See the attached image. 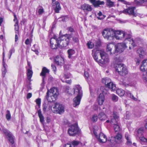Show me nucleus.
Masks as SVG:
<instances>
[{"instance_id":"nucleus-1","label":"nucleus","mask_w":147,"mask_h":147,"mask_svg":"<svg viewBox=\"0 0 147 147\" xmlns=\"http://www.w3.org/2000/svg\"><path fill=\"white\" fill-rule=\"evenodd\" d=\"M92 55L94 60L100 66H105L108 64L109 59L105 52L99 51L95 49L92 51Z\"/></svg>"},{"instance_id":"nucleus-2","label":"nucleus","mask_w":147,"mask_h":147,"mask_svg":"<svg viewBox=\"0 0 147 147\" xmlns=\"http://www.w3.org/2000/svg\"><path fill=\"white\" fill-rule=\"evenodd\" d=\"M115 62L116 63L115 65V71L118 74L122 76H124L128 73V70L126 66L123 64L119 63L122 61L119 57H117L114 59Z\"/></svg>"},{"instance_id":"nucleus-3","label":"nucleus","mask_w":147,"mask_h":147,"mask_svg":"<svg viewBox=\"0 0 147 147\" xmlns=\"http://www.w3.org/2000/svg\"><path fill=\"white\" fill-rule=\"evenodd\" d=\"M59 91L57 88H52L48 90L47 93L46 98L49 102L54 101L58 96Z\"/></svg>"},{"instance_id":"nucleus-4","label":"nucleus","mask_w":147,"mask_h":147,"mask_svg":"<svg viewBox=\"0 0 147 147\" xmlns=\"http://www.w3.org/2000/svg\"><path fill=\"white\" fill-rule=\"evenodd\" d=\"M93 128L94 134L98 141L101 143L105 142L107 141V138L105 134L102 133H100L98 135V133L99 132V131H98V127L94 126Z\"/></svg>"},{"instance_id":"nucleus-5","label":"nucleus","mask_w":147,"mask_h":147,"mask_svg":"<svg viewBox=\"0 0 147 147\" xmlns=\"http://www.w3.org/2000/svg\"><path fill=\"white\" fill-rule=\"evenodd\" d=\"M102 34L105 39L111 40L114 39L115 30L111 28H106L103 30Z\"/></svg>"},{"instance_id":"nucleus-6","label":"nucleus","mask_w":147,"mask_h":147,"mask_svg":"<svg viewBox=\"0 0 147 147\" xmlns=\"http://www.w3.org/2000/svg\"><path fill=\"white\" fill-rule=\"evenodd\" d=\"M71 36H66L65 35L59 36L58 38L59 48H62L67 47L69 44Z\"/></svg>"},{"instance_id":"nucleus-7","label":"nucleus","mask_w":147,"mask_h":147,"mask_svg":"<svg viewBox=\"0 0 147 147\" xmlns=\"http://www.w3.org/2000/svg\"><path fill=\"white\" fill-rule=\"evenodd\" d=\"M67 131L70 136H74L80 133V130L76 123L69 127Z\"/></svg>"},{"instance_id":"nucleus-8","label":"nucleus","mask_w":147,"mask_h":147,"mask_svg":"<svg viewBox=\"0 0 147 147\" xmlns=\"http://www.w3.org/2000/svg\"><path fill=\"white\" fill-rule=\"evenodd\" d=\"M51 109L54 113L61 114L64 111V107L61 104L55 103L51 107Z\"/></svg>"},{"instance_id":"nucleus-9","label":"nucleus","mask_w":147,"mask_h":147,"mask_svg":"<svg viewBox=\"0 0 147 147\" xmlns=\"http://www.w3.org/2000/svg\"><path fill=\"white\" fill-rule=\"evenodd\" d=\"M115 36L114 38H115L117 40H122L125 38L128 40V34H126V32L123 31L117 30H115Z\"/></svg>"},{"instance_id":"nucleus-10","label":"nucleus","mask_w":147,"mask_h":147,"mask_svg":"<svg viewBox=\"0 0 147 147\" xmlns=\"http://www.w3.org/2000/svg\"><path fill=\"white\" fill-rule=\"evenodd\" d=\"M127 47L125 43H119L115 46V54L116 53H120L122 52Z\"/></svg>"},{"instance_id":"nucleus-11","label":"nucleus","mask_w":147,"mask_h":147,"mask_svg":"<svg viewBox=\"0 0 147 147\" xmlns=\"http://www.w3.org/2000/svg\"><path fill=\"white\" fill-rule=\"evenodd\" d=\"M102 83L105 84L106 87L110 88V85H111L112 87H111V88L113 90H116V87L115 85L111 82V80L110 79L107 78L102 79Z\"/></svg>"},{"instance_id":"nucleus-12","label":"nucleus","mask_w":147,"mask_h":147,"mask_svg":"<svg viewBox=\"0 0 147 147\" xmlns=\"http://www.w3.org/2000/svg\"><path fill=\"white\" fill-rule=\"evenodd\" d=\"M58 40V38H51L50 47L52 49H55L59 47V43Z\"/></svg>"},{"instance_id":"nucleus-13","label":"nucleus","mask_w":147,"mask_h":147,"mask_svg":"<svg viewBox=\"0 0 147 147\" xmlns=\"http://www.w3.org/2000/svg\"><path fill=\"white\" fill-rule=\"evenodd\" d=\"M74 94L77 96H82V87L79 85H76L73 87Z\"/></svg>"},{"instance_id":"nucleus-14","label":"nucleus","mask_w":147,"mask_h":147,"mask_svg":"<svg viewBox=\"0 0 147 147\" xmlns=\"http://www.w3.org/2000/svg\"><path fill=\"white\" fill-rule=\"evenodd\" d=\"M52 5L56 13H59V11L61 10V7L59 3L57 1L52 2Z\"/></svg>"},{"instance_id":"nucleus-15","label":"nucleus","mask_w":147,"mask_h":147,"mask_svg":"<svg viewBox=\"0 0 147 147\" xmlns=\"http://www.w3.org/2000/svg\"><path fill=\"white\" fill-rule=\"evenodd\" d=\"M114 47V45L112 43H108L107 46L106 51L111 55L115 54V49L113 50Z\"/></svg>"},{"instance_id":"nucleus-16","label":"nucleus","mask_w":147,"mask_h":147,"mask_svg":"<svg viewBox=\"0 0 147 147\" xmlns=\"http://www.w3.org/2000/svg\"><path fill=\"white\" fill-rule=\"evenodd\" d=\"M2 131L6 136H8L9 138V140L10 143L13 144L14 143L13 139L11 133L9 131L5 128L3 129Z\"/></svg>"},{"instance_id":"nucleus-17","label":"nucleus","mask_w":147,"mask_h":147,"mask_svg":"<svg viewBox=\"0 0 147 147\" xmlns=\"http://www.w3.org/2000/svg\"><path fill=\"white\" fill-rule=\"evenodd\" d=\"M113 118H112L111 120L110 123L114 125L117 124L119 120V116L117 113L115 112H114L113 114Z\"/></svg>"},{"instance_id":"nucleus-18","label":"nucleus","mask_w":147,"mask_h":147,"mask_svg":"<svg viewBox=\"0 0 147 147\" xmlns=\"http://www.w3.org/2000/svg\"><path fill=\"white\" fill-rule=\"evenodd\" d=\"M56 63L58 65H63L64 62L63 58L60 56H57L55 59Z\"/></svg>"},{"instance_id":"nucleus-19","label":"nucleus","mask_w":147,"mask_h":147,"mask_svg":"<svg viewBox=\"0 0 147 147\" xmlns=\"http://www.w3.org/2000/svg\"><path fill=\"white\" fill-rule=\"evenodd\" d=\"M137 52L141 58H143L146 55L145 51L142 47L139 48L137 50Z\"/></svg>"},{"instance_id":"nucleus-20","label":"nucleus","mask_w":147,"mask_h":147,"mask_svg":"<svg viewBox=\"0 0 147 147\" xmlns=\"http://www.w3.org/2000/svg\"><path fill=\"white\" fill-rule=\"evenodd\" d=\"M5 51L3 49V67L2 68V74L3 76V77L5 76V75L7 72V70L6 69V67L7 66V65L6 64H5L4 61V59L5 57Z\"/></svg>"},{"instance_id":"nucleus-21","label":"nucleus","mask_w":147,"mask_h":147,"mask_svg":"<svg viewBox=\"0 0 147 147\" xmlns=\"http://www.w3.org/2000/svg\"><path fill=\"white\" fill-rule=\"evenodd\" d=\"M82 96H77L73 99V105L74 107H76L80 104Z\"/></svg>"},{"instance_id":"nucleus-22","label":"nucleus","mask_w":147,"mask_h":147,"mask_svg":"<svg viewBox=\"0 0 147 147\" xmlns=\"http://www.w3.org/2000/svg\"><path fill=\"white\" fill-rule=\"evenodd\" d=\"M140 69L143 72L145 71L146 70V74H147V59H144L143 61Z\"/></svg>"},{"instance_id":"nucleus-23","label":"nucleus","mask_w":147,"mask_h":147,"mask_svg":"<svg viewBox=\"0 0 147 147\" xmlns=\"http://www.w3.org/2000/svg\"><path fill=\"white\" fill-rule=\"evenodd\" d=\"M82 9L84 11H89L92 10V8L91 6L87 4H84L81 6Z\"/></svg>"},{"instance_id":"nucleus-24","label":"nucleus","mask_w":147,"mask_h":147,"mask_svg":"<svg viewBox=\"0 0 147 147\" xmlns=\"http://www.w3.org/2000/svg\"><path fill=\"white\" fill-rule=\"evenodd\" d=\"M14 19L13 21L15 22V24L14 25L15 30V33H18L19 32V26H18V22L17 20V18L16 15H14Z\"/></svg>"},{"instance_id":"nucleus-25","label":"nucleus","mask_w":147,"mask_h":147,"mask_svg":"<svg viewBox=\"0 0 147 147\" xmlns=\"http://www.w3.org/2000/svg\"><path fill=\"white\" fill-rule=\"evenodd\" d=\"M95 7L98 6L100 5L104 4V2L103 1H100V0H89Z\"/></svg>"},{"instance_id":"nucleus-26","label":"nucleus","mask_w":147,"mask_h":147,"mask_svg":"<svg viewBox=\"0 0 147 147\" xmlns=\"http://www.w3.org/2000/svg\"><path fill=\"white\" fill-rule=\"evenodd\" d=\"M105 100V97L103 94L100 93L98 98V103L100 105H103Z\"/></svg>"},{"instance_id":"nucleus-27","label":"nucleus","mask_w":147,"mask_h":147,"mask_svg":"<svg viewBox=\"0 0 147 147\" xmlns=\"http://www.w3.org/2000/svg\"><path fill=\"white\" fill-rule=\"evenodd\" d=\"M98 117L100 121H104L107 119L108 117L104 113L101 112L98 114Z\"/></svg>"},{"instance_id":"nucleus-28","label":"nucleus","mask_w":147,"mask_h":147,"mask_svg":"<svg viewBox=\"0 0 147 147\" xmlns=\"http://www.w3.org/2000/svg\"><path fill=\"white\" fill-rule=\"evenodd\" d=\"M49 70L45 67H44L42 69V71L40 74V75L43 76L42 78V81L43 82L44 80V77L45 76L46 74L49 73Z\"/></svg>"},{"instance_id":"nucleus-29","label":"nucleus","mask_w":147,"mask_h":147,"mask_svg":"<svg viewBox=\"0 0 147 147\" xmlns=\"http://www.w3.org/2000/svg\"><path fill=\"white\" fill-rule=\"evenodd\" d=\"M144 132V129L143 128H140L138 129L137 131V136L139 138L140 140V138L142 137L143 134Z\"/></svg>"},{"instance_id":"nucleus-30","label":"nucleus","mask_w":147,"mask_h":147,"mask_svg":"<svg viewBox=\"0 0 147 147\" xmlns=\"http://www.w3.org/2000/svg\"><path fill=\"white\" fill-rule=\"evenodd\" d=\"M33 74V72L32 70V67L30 68H28L27 70V76L28 78L29 81H31V78L32 77Z\"/></svg>"},{"instance_id":"nucleus-31","label":"nucleus","mask_w":147,"mask_h":147,"mask_svg":"<svg viewBox=\"0 0 147 147\" xmlns=\"http://www.w3.org/2000/svg\"><path fill=\"white\" fill-rule=\"evenodd\" d=\"M115 141L119 143L121 142V139H122V136L121 134L118 133L115 136Z\"/></svg>"},{"instance_id":"nucleus-32","label":"nucleus","mask_w":147,"mask_h":147,"mask_svg":"<svg viewBox=\"0 0 147 147\" xmlns=\"http://www.w3.org/2000/svg\"><path fill=\"white\" fill-rule=\"evenodd\" d=\"M135 9V7H129V15L132 16H136V13L134 10Z\"/></svg>"},{"instance_id":"nucleus-33","label":"nucleus","mask_w":147,"mask_h":147,"mask_svg":"<svg viewBox=\"0 0 147 147\" xmlns=\"http://www.w3.org/2000/svg\"><path fill=\"white\" fill-rule=\"evenodd\" d=\"M38 117L40 118V121L42 123H43L44 121V117L42 114L41 111L40 110H39L38 111Z\"/></svg>"},{"instance_id":"nucleus-34","label":"nucleus","mask_w":147,"mask_h":147,"mask_svg":"<svg viewBox=\"0 0 147 147\" xmlns=\"http://www.w3.org/2000/svg\"><path fill=\"white\" fill-rule=\"evenodd\" d=\"M147 2V0H135L136 4L137 5H140Z\"/></svg>"},{"instance_id":"nucleus-35","label":"nucleus","mask_w":147,"mask_h":147,"mask_svg":"<svg viewBox=\"0 0 147 147\" xmlns=\"http://www.w3.org/2000/svg\"><path fill=\"white\" fill-rule=\"evenodd\" d=\"M116 93L119 96H122L125 94V92L124 90L121 89H117L116 90Z\"/></svg>"},{"instance_id":"nucleus-36","label":"nucleus","mask_w":147,"mask_h":147,"mask_svg":"<svg viewBox=\"0 0 147 147\" xmlns=\"http://www.w3.org/2000/svg\"><path fill=\"white\" fill-rule=\"evenodd\" d=\"M107 5L109 7H111L114 6V3L111 0H106Z\"/></svg>"},{"instance_id":"nucleus-37","label":"nucleus","mask_w":147,"mask_h":147,"mask_svg":"<svg viewBox=\"0 0 147 147\" xmlns=\"http://www.w3.org/2000/svg\"><path fill=\"white\" fill-rule=\"evenodd\" d=\"M69 20V18L67 16H62L58 18L59 21H62L65 22Z\"/></svg>"},{"instance_id":"nucleus-38","label":"nucleus","mask_w":147,"mask_h":147,"mask_svg":"<svg viewBox=\"0 0 147 147\" xmlns=\"http://www.w3.org/2000/svg\"><path fill=\"white\" fill-rule=\"evenodd\" d=\"M67 53L68 55V57L70 58L71 56L75 53V51L73 49H70L67 51Z\"/></svg>"},{"instance_id":"nucleus-39","label":"nucleus","mask_w":147,"mask_h":147,"mask_svg":"<svg viewBox=\"0 0 147 147\" xmlns=\"http://www.w3.org/2000/svg\"><path fill=\"white\" fill-rule=\"evenodd\" d=\"M111 100L114 102H116L118 100V97L116 95L113 94L111 95Z\"/></svg>"},{"instance_id":"nucleus-40","label":"nucleus","mask_w":147,"mask_h":147,"mask_svg":"<svg viewBox=\"0 0 147 147\" xmlns=\"http://www.w3.org/2000/svg\"><path fill=\"white\" fill-rule=\"evenodd\" d=\"M86 45L88 48L89 49H92L94 46V43L90 41L88 42Z\"/></svg>"},{"instance_id":"nucleus-41","label":"nucleus","mask_w":147,"mask_h":147,"mask_svg":"<svg viewBox=\"0 0 147 147\" xmlns=\"http://www.w3.org/2000/svg\"><path fill=\"white\" fill-rule=\"evenodd\" d=\"M98 16L97 17L98 19L99 20H102L103 19L105 18V16L104 15H102V13L101 12L99 11L98 13Z\"/></svg>"},{"instance_id":"nucleus-42","label":"nucleus","mask_w":147,"mask_h":147,"mask_svg":"<svg viewBox=\"0 0 147 147\" xmlns=\"http://www.w3.org/2000/svg\"><path fill=\"white\" fill-rule=\"evenodd\" d=\"M131 44L133 47H134L136 46L133 38L130 37V35L129 34V44Z\"/></svg>"},{"instance_id":"nucleus-43","label":"nucleus","mask_w":147,"mask_h":147,"mask_svg":"<svg viewBox=\"0 0 147 147\" xmlns=\"http://www.w3.org/2000/svg\"><path fill=\"white\" fill-rule=\"evenodd\" d=\"M38 13L39 15L42 14L44 12V9L43 7L41 6H39L38 7Z\"/></svg>"},{"instance_id":"nucleus-44","label":"nucleus","mask_w":147,"mask_h":147,"mask_svg":"<svg viewBox=\"0 0 147 147\" xmlns=\"http://www.w3.org/2000/svg\"><path fill=\"white\" fill-rule=\"evenodd\" d=\"M98 118L96 115H94L92 116L91 120L93 122H96L97 121Z\"/></svg>"},{"instance_id":"nucleus-45","label":"nucleus","mask_w":147,"mask_h":147,"mask_svg":"<svg viewBox=\"0 0 147 147\" xmlns=\"http://www.w3.org/2000/svg\"><path fill=\"white\" fill-rule=\"evenodd\" d=\"M114 128L115 131H118L120 129L119 126L118 124V123L114 125Z\"/></svg>"},{"instance_id":"nucleus-46","label":"nucleus","mask_w":147,"mask_h":147,"mask_svg":"<svg viewBox=\"0 0 147 147\" xmlns=\"http://www.w3.org/2000/svg\"><path fill=\"white\" fill-rule=\"evenodd\" d=\"M15 50L14 47H12L11 49H10L9 52V58L10 59L11 58V57L12 55V54L13 53L15 52Z\"/></svg>"},{"instance_id":"nucleus-47","label":"nucleus","mask_w":147,"mask_h":147,"mask_svg":"<svg viewBox=\"0 0 147 147\" xmlns=\"http://www.w3.org/2000/svg\"><path fill=\"white\" fill-rule=\"evenodd\" d=\"M100 90L102 91V94H103L104 95V94H108L109 93L108 92V91L106 89L104 88V87L101 88H100Z\"/></svg>"},{"instance_id":"nucleus-48","label":"nucleus","mask_w":147,"mask_h":147,"mask_svg":"<svg viewBox=\"0 0 147 147\" xmlns=\"http://www.w3.org/2000/svg\"><path fill=\"white\" fill-rule=\"evenodd\" d=\"M7 113L6 115V117L7 120H9L10 119L11 116L9 111H7Z\"/></svg>"},{"instance_id":"nucleus-49","label":"nucleus","mask_w":147,"mask_h":147,"mask_svg":"<svg viewBox=\"0 0 147 147\" xmlns=\"http://www.w3.org/2000/svg\"><path fill=\"white\" fill-rule=\"evenodd\" d=\"M71 76V75L70 73H65L64 74V77L65 78L68 79Z\"/></svg>"},{"instance_id":"nucleus-50","label":"nucleus","mask_w":147,"mask_h":147,"mask_svg":"<svg viewBox=\"0 0 147 147\" xmlns=\"http://www.w3.org/2000/svg\"><path fill=\"white\" fill-rule=\"evenodd\" d=\"M79 143V142L78 141H74L71 142L72 144L74 146V147L78 145Z\"/></svg>"},{"instance_id":"nucleus-51","label":"nucleus","mask_w":147,"mask_h":147,"mask_svg":"<svg viewBox=\"0 0 147 147\" xmlns=\"http://www.w3.org/2000/svg\"><path fill=\"white\" fill-rule=\"evenodd\" d=\"M108 141L110 142L113 143L115 141V140L114 137H111L110 139L108 140Z\"/></svg>"},{"instance_id":"nucleus-52","label":"nucleus","mask_w":147,"mask_h":147,"mask_svg":"<svg viewBox=\"0 0 147 147\" xmlns=\"http://www.w3.org/2000/svg\"><path fill=\"white\" fill-rule=\"evenodd\" d=\"M125 137L126 139L127 140V144H128V143L129 142V134L127 132L125 133Z\"/></svg>"},{"instance_id":"nucleus-53","label":"nucleus","mask_w":147,"mask_h":147,"mask_svg":"<svg viewBox=\"0 0 147 147\" xmlns=\"http://www.w3.org/2000/svg\"><path fill=\"white\" fill-rule=\"evenodd\" d=\"M36 102L38 106H40L41 103V99L40 98L36 99Z\"/></svg>"},{"instance_id":"nucleus-54","label":"nucleus","mask_w":147,"mask_h":147,"mask_svg":"<svg viewBox=\"0 0 147 147\" xmlns=\"http://www.w3.org/2000/svg\"><path fill=\"white\" fill-rule=\"evenodd\" d=\"M130 97L133 100L135 101H137L138 99L137 98L135 97L131 94H130Z\"/></svg>"},{"instance_id":"nucleus-55","label":"nucleus","mask_w":147,"mask_h":147,"mask_svg":"<svg viewBox=\"0 0 147 147\" xmlns=\"http://www.w3.org/2000/svg\"><path fill=\"white\" fill-rule=\"evenodd\" d=\"M140 140L141 141H143L144 142H146L147 143V139L145 138L144 137H142V138H140Z\"/></svg>"},{"instance_id":"nucleus-56","label":"nucleus","mask_w":147,"mask_h":147,"mask_svg":"<svg viewBox=\"0 0 147 147\" xmlns=\"http://www.w3.org/2000/svg\"><path fill=\"white\" fill-rule=\"evenodd\" d=\"M73 40L75 42H78V38L76 37H74L73 38Z\"/></svg>"},{"instance_id":"nucleus-57","label":"nucleus","mask_w":147,"mask_h":147,"mask_svg":"<svg viewBox=\"0 0 147 147\" xmlns=\"http://www.w3.org/2000/svg\"><path fill=\"white\" fill-rule=\"evenodd\" d=\"M69 90H70L69 89V88L68 87H67L66 88L65 92L69 94H70L71 92H70Z\"/></svg>"},{"instance_id":"nucleus-58","label":"nucleus","mask_w":147,"mask_h":147,"mask_svg":"<svg viewBox=\"0 0 147 147\" xmlns=\"http://www.w3.org/2000/svg\"><path fill=\"white\" fill-rule=\"evenodd\" d=\"M15 41L16 42L18 40V36L19 35V33H15Z\"/></svg>"},{"instance_id":"nucleus-59","label":"nucleus","mask_w":147,"mask_h":147,"mask_svg":"<svg viewBox=\"0 0 147 147\" xmlns=\"http://www.w3.org/2000/svg\"><path fill=\"white\" fill-rule=\"evenodd\" d=\"M47 107L46 105H43V110L44 112H45L47 110Z\"/></svg>"},{"instance_id":"nucleus-60","label":"nucleus","mask_w":147,"mask_h":147,"mask_svg":"<svg viewBox=\"0 0 147 147\" xmlns=\"http://www.w3.org/2000/svg\"><path fill=\"white\" fill-rule=\"evenodd\" d=\"M32 96V94L31 93H29L27 94L26 98L27 99H29Z\"/></svg>"},{"instance_id":"nucleus-61","label":"nucleus","mask_w":147,"mask_h":147,"mask_svg":"<svg viewBox=\"0 0 147 147\" xmlns=\"http://www.w3.org/2000/svg\"><path fill=\"white\" fill-rule=\"evenodd\" d=\"M30 43V41L28 38H27L25 41V43L26 45H29Z\"/></svg>"},{"instance_id":"nucleus-62","label":"nucleus","mask_w":147,"mask_h":147,"mask_svg":"<svg viewBox=\"0 0 147 147\" xmlns=\"http://www.w3.org/2000/svg\"><path fill=\"white\" fill-rule=\"evenodd\" d=\"M51 67L54 71L55 72L56 71V66L55 65L52 64Z\"/></svg>"},{"instance_id":"nucleus-63","label":"nucleus","mask_w":147,"mask_h":147,"mask_svg":"<svg viewBox=\"0 0 147 147\" xmlns=\"http://www.w3.org/2000/svg\"><path fill=\"white\" fill-rule=\"evenodd\" d=\"M84 76L86 77V78H88L89 77V74L88 72L86 71L84 72Z\"/></svg>"},{"instance_id":"nucleus-64","label":"nucleus","mask_w":147,"mask_h":147,"mask_svg":"<svg viewBox=\"0 0 147 147\" xmlns=\"http://www.w3.org/2000/svg\"><path fill=\"white\" fill-rule=\"evenodd\" d=\"M128 11L129 9H127L124 10L123 11V12L125 14H127L128 13Z\"/></svg>"}]
</instances>
